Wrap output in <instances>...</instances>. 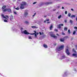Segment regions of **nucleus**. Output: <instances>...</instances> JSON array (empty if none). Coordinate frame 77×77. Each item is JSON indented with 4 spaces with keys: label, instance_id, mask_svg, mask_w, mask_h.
<instances>
[{
    "label": "nucleus",
    "instance_id": "nucleus-1",
    "mask_svg": "<svg viewBox=\"0 0 77 77\" xmlns=\"http://www.w3.org/2000/svg\"><path fill=\"white\" fill-rule=\"evenodd\" d=\"M64 48V45H62L56 48V52L59 51H61Z\"/></svg>",
    "mask_w": 77,
    "mask_h": 77
},
{
    "label": "nucleus",
    "instance_id": "nucleus-2",
    "mask_svg": "<svg viewBox=\"0 0 77 77\" xmlns=\"http://www.w3.org/2000/svg\"><path fill=\"white\" fill-rule=\"evenodd\" d=\"M21 32L22 33L25 34V35H29V34H30V33H29V32H27L26 30H25L24 31H22Z\"/></svg>",
    "mask_w": 77,
    "mask_h": 77
},
{
    "label": "nucleus",
    "instance_id": "nucleus-3",
    "mask_svg": "<svg viewBox=\"0 0 77 77\" xmlns=\"http://www.w3.org/2000/svg\"><path fill=\"white\" fill-rule=\"evenodd\" d=\"M50 36L52 38H54L55 39H57V36H55V35L53 34H50Z\"/></svg>",
    "mask_w": 77,
    "mask_h": 77
},
{
    "label": "nucleus",
    "instance_id": "nucleus-4",
    "mask_svg": "<svg viewBox=\"0 0 77 77\" xmlns=\"http://www.w3.org/2000/svg\"><path fill=\"white\" fill-rule=\"evenodd\" d=\"M61 26H63V24H60L57 26V27L60 29L61 28Z\"/></svg>",
    "mask_w": 77,
    "mask_h": 77
},
{
    "label": "nucleus",
    "instance_id": "nucleus-5",
    "mask_svg": "<svg viewBox=\"0 0 77 77\" xmlns=\"http://www.w3.org/2000/svg\"><path fill=\"white\" fill-rule=\"evenodd\" d=\"M66 53L67 55H69V54H70V53L69 52V50L68 49H67L66 50Z\"/></svg>",
    "mask_w": 77,
    "mask_h": 77
},
{
    "label": "nucleus",
    "instance_id": "nucleus-6",
    "mask_svg": "<svg viewBox=\"0 0 77 77\" xmlns=\"http://www.w3.org/2000/svg\"><path fill=\"white\" fill-rule=\"evenodd\" d=\"M28 14V13L27 12V11L26 10L25 11V13L24 14V16L25 17H27V15Z\"/></svg>",
    "mask_w": 77,
    "mask_h": 77
},
{
    "label": "nucleus",
    "instance_id": "nucleus-7",
    "mask_svg": "<svg viewBox=\"0 0 77 77\" xmlns=\"http://www.w3.org/2000/svg\"><path fill=\"white\" fill-rule=\"evenodd\" d=\"M20 8L21 9H24V5L21 4Z\"/></svg>",
    "mask_w": 77,
    "mask_h": 77
},
{
    "label": "nucleus",
    "instance_id": "nucleus-8",
    "mask_svg": "<svg viewBox=\"0 0 77 77\" xmlns=\"http://www.w3.org/2000/svg\"><path fill=\"white\" fill-rule=\"evenodd\" d=\"M21 5H23L24 6H25L26 5V2H22V4H21Z\"/></svg>",
    "mask_w": 77,
    "mask_h": 77
},
{
    "label": "nucleus",
    "instance_id": "nucleus-9",
    "mask_svg": "<svg viewBox=\"0 0 77 77\" xmlns=\"http://www.w3.org/2000/svg\"><path fill=\"white\" fill-rule=\"evenodd\" d=\"M2 11L3 12H6V11H8V8H5V9H2Z\"/></svg>",
    "mask_w": 77,
    "mask_h": 77
},
{
    "label": "nucleus",
    "instance_id": "nucleus-10",
    "mask_svg": "<svg viewBox=\"0 0 77 77\" xmlns=\"http://www.w3.org/2000/svg\"><path fill=\"white\" fill-rule=\"evenodd\" d=\"M1 16L2 17H3L4 18H5V19H7V20H8V19H7V18H6V17L4 16V15L3 14H2Z\"/></svg>",
    "mask_w": 77,
    "mask_h": 77
},
{
    "label": "nucleus",
    "instance_id": "nucleus-11",
    "mask_svg": "<svg viewBox=\"0 0 77 77\" xmlns=\"http://www.w3.org/2000/svg\"><path fill=\"white\" fill-rule=\"evenodd\" d=\"M12 20H13V16L11 15V18H10V20L12 21Z\"/></svg>",
    "mask_w": 77,
    "mask_h": 77
},
{
    "label": "nucleus",
    "instance_id": "nucleus-12",
    "mask_svg": "<svg viewBox=\"0 0 77 77\" xmlns=\"http://www.w3.org/2000/svg\"><path fill=\"white\" fill-rule=\"evenodd\" d=\"M43 47L44 48H47L48 47L46 45H43Z\"/></svg>",
    "mask_w": 77,
    "mask_h": 77
},
{
    "label": "nucleus",
    "instance_id": "nucleus-13",
    "mask_svg": "<svg viewBox=\"0 0 77 77\" xmlns=\"http://www.w3.org/2000/svg\"><path fill=\"white\" fill-rule=\"evenodd\" d=\"M65 40L64 39H63L62 38L60 39V41L61 42H64Z\"/></svg>",
    "mask_w": 77,
    "mask_h": 77
},
{
    "label": "nucleus",
    "instance_id": "nucleus-14",
    "mask_svg": "<svg viewBox=\"0 0 77 77\" xmlns=\"http://www.w3.org/2000/svg\"><path fill=\"white\" fill-rule=\"evenodd\" d=\"M66 72L64 73V74L63 75V77H65V76H66Z\"/></svg>",
    "mask_w": 77,
    "mask_h": 77
},
{
    "label": "nucleus",
    "instance_id": "nucleus-15",
    "mask_svg": "<svg viewBox=\"0 0 77 77\" xmlns=\"http://www.w3.org/2000/svg\"><path fill=\"white\" fill-rule=\"evenodd\" d=\"M52 28H53V25L52 24L51 25V26L50 27V30H51V29H52Z\"/></svg>",
    "mask_w": 77,
    "mask_h": 77
},
{
    "label": "nucleus",
    "instance_id": "nucleus-16",
    "mask_svg": "<svg viewBox=\"0 0 77 77\" xmlns=\"http://www.w3.org/2000/svg\"><path fill=\"white\" fill-rule=\"evenodd\" d=\"M66 57H65V56H63L62 57V58H61V59H65Z\"/></svg>",
    "mask_w": 77,
    "mask_h": 77
},
{
    "label": "nucleus",
    "instance_id": "nucleus-17",
    "mask_svg": "<svg viewBox=\"0 0 77 77\" xmlns=\"http://www.w3.org/2000/svg\"><path fill=\"white\" fill-rule=\"evenodd\" d=\"M7 11L8 12H11V9L9 8H8Z\"/></svg>",
    "mask_w": 77,
    "mask_h": 77
},
{
    "label": "nucleus",
    "instance_id": "nucleus-18",
    "mask_svg": "<svg viewBox=\"0 0 77 77\" xmlns=\"http://www.w3.org/2000/svg\"><path fill=\"white\" fill-rule=\"evenodd\" d=\"M76 32H77V31H75V30L73 32V35H75Z\"/></svg>",
    "mask_w": 77,
    "mask_h": 77
},
{
    "label": "nucleus",
    "instance_id": "nucleus-19",
    "mask_svg": "<svg viewBox=\"0 0 77 77\" xmlns=\"http://www.w3.org/2000/svg\"><path fill=\"white\" fill-rule=\"evenodd\" d=\"M34 32H35L34 34H35V37H37V35H36V31H34Z\"/></svg>",
    "mask_w": 77,
    "mask_h": 77
},
{
    "label": "nucleus",
    "instance_id": "nucleus-20",
    "mask_svg": "<svg viewBox=\"0 0 77 77\" xmlns=\"http://www.w3.org/2000/svg\"><path fill=\"white\" fill-rule=\"evenodd\" d=\"M25 23H26V24H29V22L28 21H25Z\"/></svg>",
    "mask_w": 77,
    "mask_h": 77
},
{
    "label": "nucleus",
    "instance_id": "nucleus-21",
    "mask_svg": "<svg viewBox=\"0 0 77 77\" xmlns=\"http://www.w3.org/2000/svg\"><path fill=\"white\" fill-rule=\"evenodd\" d=\"M61 17H62V15H60V16H59L58 17V19H60V18H61Z\"/></svg>",
    "mask_w": 77,
    "mask_h": 77
},
{
    "label": "nucleus",
    "instance_id": "nucleus-22",
    "mask_svg": "<svg viewBox=\"0 0 77 77\" xmlns=\"http://www.w3.org/2000/svg\"><path fill=\"white\" fill-rule=\"evenodd\" d=\"M28 38L29 39H32V37L30 36H28Z\"/></svg>",
    "mask_w": 77,
    "mask_h": 77
},
{
    "label": "nucleus",
    "instance_id": "nucleus-23",
    "mask_svg": "<svg viewBox=\"0 0 77 77\" xmlns=\"http://www.w3.org/2000/svg\"><path fill=\"white\" fill-rule=\"evenodd\" d=\"M77 54H72V56H75Z\"/></svg>",
    "mask_w": 77,
    "mask_h": 77
},
{
    "label": "nucleus",
    "instance_id": "nucleus-24",
    "mask_svg": "<svg viewBox=\"0 0 77 77\" xmlns=\"http://www.w3.org/2000/svg\"><path fill=\"white\" fill-rule=\"evenodd\" d=\"M5 8H6V6H4L2 7V9H4Z\"/></svg>",
    "mask_w": 77,
    "mask_h": 77
},
{
    "label": "nucleus",
    "instance_id": "nucleus-25",
    "mask_svg": "<svg viewBox=\"0 0 77 77\" xmlns=\"http://www.w3.org/2000/svg\"><path fill=\"white\" fill-rule=\"evenodd\" d=\"M64 30L65 31H66L67 30H68V28L66 27L64 29Z\"/></svg>",
    "mask_w": 77,
    "mask_h": 77
},
{
    "label": "nucleus",
    "instance_id": "nucleus-26",
    "mask_svg": "<svg viewBox=\"0 0 77 77\" xmlns=\"http://www.w3.org/2000/svg\"><path fill=\"white\" fill-rule=\"evenodd\" d=\"M72 51L73 53H76V51H75L74 50V49H72Z\"/></svg>",
    "mask_w": 77,
    "mask_h": 77
},
{
    "label": "nucleus",
    "instance_id": "nucleus-27",
    "mask_svg": "<svg viewBox=\"0 0 77 77\" xmlns=\"http://www.w3.org/2000/svg\"><path fill=\"white\" fill-rule=\"evenodd\" d=\"M32 28H33V29H35V28H38V27H36V26H32Z\"/></svg>",
    "mask_w": 77,
    "mask_h": 77
},
{
    "label": "nucleus",
    "instance_id": "nucleus-28",
    "mask_svg": "<svg viewBox=\"0 0 77 77\" xmlns=\"http://www.w3.org/2000/svg\"><path fill=\"white\" fill-rule=\"evenodd\" d=\"M75 17V15H72L71 16V18H73V17Z\"/></svg>",
    "mask_w": 77,
    "mask_h": 77
},
{
    "label": "nucleus",
    "instance_id": "nucleus-29",
    "mask_svg": "<svg viewBox=\"0 0 77 77\" xmlns=\"http://www.w3.org/2000/svg\"><path fill=\"white\" fill-rule=\"evenodd\" d=\"M4 22H6V23H7L8 20H7L5 19L4 20Z\"/></svg>",
    "mask_w": 77,
    "mask_h": 77
},
{
    "label": "nucleus",
    "instance_id": "nucleus-30",
    "mask_svg": "<svg viewBox=\"0 0 77 77\" xmlns=\"http://www.w3.org/2000/svg\"><path fill=\"white\" fill-rule=\"evenodd\" d=\"M68 32L69 34H70L71 33V32H70V29H69L68 30Z\"/></svg>",
    "mask_w": 77,
    "mask_h": 77
},
{
    "label": "nucleus",
    "instance_id": "nucleus-31",
    "mask_svg": "<svg viewBox=\"0 0 77 77\" xmlns=\"http://www.w3.org/2000/svg\"><path fill=\"white\" fill-rule=\"evenodd\" d=\"M74 29H76V30L75 31H77V27L76 26H75L74 27Z\"/></svg>",
    "mask_w": 77,
    "mask_h": 77
},
{
    "label": "nucleus",
    "instance_id": "nucleus-32",
    "mask_svg": "<svg viewBox=\"0 0 77 77\" xmlns=\"http://www.w3.org/2000/svg\"><path fill=\"white\" fill-rule=\"evenodd\" d=\"M68 16L69 17H70V16H71V14L70 13H69L68 14Z\"/></svg>",
    "mask_w": 77,
    "mask_h": 77
},
{
    "label": "nucleus",
    "instance_id": "nucleus-33",
    "mask_svg": "<svg viewBox=\"0 0 77 77\" xmlns=\"http://www.w3.org/2000/svg\"><path fill=\"white\" fill-rule=\"evenodd\" d=\"M70 23H71V24H72L73 21H72V20H70Z\"/></svg>",
    "mask_w": 77,
    "mask_h": 77
},
{
    "label": "nucleus",
    "instance_id": "nucleus-34",
    "mask_svg": "<svg viewBox=\"0 0 77 77\" xmlns=\"http://www.w3.org/2000/svg\"><path fill=\"white\" fill-rule=\"evenodd\" d=\"M54 31H55V32H57L58 31V30L57 29H54Z\"/></svg>",
    "mask_w": 77,
    "mask_h": 77
},
{
    "label": "nucleus",
    "instance_id": "nucleus-35",
    "mask_svg": "<svg viewBox=\"0 0 77 77\" xmlns=\"http://www.w3.org/2000/svg\"><path fill=\"white\" fill-rule=\"evenodd\" d=\"M5 17L6 18H9V16L8 15L5 16Z\"/></svg>",
    "mask_w": 77,
    "mask_h": 77
},
{
    "label": "nucleus",
    "instance_id": "nucleus-36",
    "mask_svg": "<svg viewBox=\"0 0 77 77\" xmlns=\"http://www.w3.org/2000/svg\"><path fill=\"white\" fill-rule=\"evenodd\" d=\"M16 9L17 10H19V8L17 7V8H16Z\"/></svg>",
    "mask_w": 77,
    "mask_h": 77
},
{
    "label": "nucleus",
    "instance_id": "nucleus-37",
    "mask_svg": "<svg viewBox=\"0 0 77 77\" xmlns=\"http://www.w3.org/2000/svg\"><path fill=\"white\" fill-rule=\"evenodd\" d=\"M35 15H36V13H35L34 14V15H33L32 16V17H35Z\"/></svg>",
    "mask_w": 77,
    "mask_h": 77
},
{
    "label": "nucleus",
    "instance_id": "nucleus-38",
    "mask_svg": "<svg viewBox=\"0 0 77 77\" xmlns=\"http://www.w3.org/2000/svg\"><path fill=\"white\" fill-rule=\"evenodd\" d=\"M62 35H65V33H64V32H62Z\"/></svg>",
    "mask_w": 77,
    "mask_h": 77
},
{
    "label": "nucleus",
    "instance_id": "nucleus-39",
    "mask_svg": "<svg viewBox=\"0 0 77 77\" xmlns=\"http://www.w3.org/2000/svg\"><path fill=\"white\" fill-rule=\"evenodd\" d=\"M46 21H49V19H47L46 20Z\"/></svg>",
    "mask_w": 77,
    "mask_h": 77
},
{
    "label": "nucleus",
    "instance_id": "nucleus-40",
    "mask_svg": "<svg viewBox=\"0 0 77 77\" xmlns=\"http://www.w3.org/2000/svg\"><path fill=\"white\" fill-rule=\"evenodd\" d=\"M39 33L40 35H42V33H41V32H39Z\"/></svg>",
    "mask_w": 77,
    "mask_h": 77
},
{
    "label": "nucleus",
    "instance_id": "nucleus-41",
    "mask_svg": "<svg viewBox=\"0 0 77 77\" xmlns=\"http://www.w3.org/2000/svg\"><path fill=\"white\" fill-rule=\"evenodd\" d=\"M14 14L15 15H16V14H17V13L16 12H14Z\"/></svg>",
    "mask_w": 77,
    "mask_h": 77
},
{
    "label": "nucleus",
    "instance_id": "nucleus-42",
    "mask_svg": "<svg viewBox=\"0 0 77 77\" xmlns=\"http://www.w3.org/2000/svg\"><path fill=\"white\" fill-rule=\"evenodd\" d=\"M48 4H50V3H49V2H47L46 3V5H48Z\"/></svg>",
    "mask_w": 77,
    "mask_h": 77
},
{
    "label": "nucleus",
    "instance_id": "nucleus-43",
    "mask_svg": "<svg viewBox=\"0 0 77 77\" xmlns=\"http://www.w3.org/2000/svg\"><path fill=\"white\" fill-rule=\"evenodd\" d=\"M36 2H35L33 3V5H35V4H36Z\"/></svg>",
    "mask_w": 77,
    "mask_h": 77
},
{
    "label": "nucleus",
    "instance_id": "nucleus-44",
    "mask_svg": "<svg viewBox=\"0 0 77 77\" xmlns=\"http://www.w3.org/2000/svg\"><path fill=\"white\" fill-rule=\"evenodd\" d=\"M65 14H67V11H65Z\"/></svg>",
    "mask_w": 77,
    "mask_h": 77
},
{
    "label": "nucleus",
    "instance_id": "nucleus-45",
    "mask_svg": "<svg viewBox=\"0 0 77 77\" xmlns=\"http://www.w3.org/2000/svg\"><path fill=\"white\" fill-rule=\"evenodd\" d=\"M36 35H38V34H39V33L38 32H36Z\"/></svg>",
    "mask_w": 77,
    "mask_h": 77
},
{
    "label": "nucleus",
    "instance_id": "nucleus-46",
    "mask_svg": "<svg viewBox=\"0 0 77 77\" xmlns=\"http://www.w3.org/2000/svg\"><path fill=\"white\" fill-rule=\"evenodd\" d=\"M30 34V35H35V33H33V34H32V33H31V34Z\"/></svg>",
    "mask_w": 77,
    "mask_h": 77
},
{
    "label": "nucleus",
    "instance_id": "nucleus-47",
    "mask_svg": "<svg viewBox=\"0 0 77 77\" xmlns=\"http://www.w3.org/2000/svg\"><path fill=\"white\" fill-rule=\"evenodd\" d=\"M12 30H15V28H12Z\"/></svg>",
    "mask_w": 77,
    "mask_h": 77
},
{
    "label": "nucleus",
    "instance_id": "nucleus-48",
    "mask_svg": "<svg viewBox=\"0 0 77 77\" xmlns=\"http://www.w3.org/2000/svg\"><path fill=\"white\" fill-rule=\"evenodd\" d=\"M71 11H74V9H73L72 8V9H71Z\"/></svg>",
    "mask_w": 77,
    "mask_h": 77
},
{
    "label": "nucleus",
    "instance_id": "nucleus-49",
    "mask_svg": "<svg viewBox=\"0 0 77 77\" xmlns=\"http://www.w3.org/2000/svg\"><path fill=\"white\" fill-rule=\"evenodd\" d=\"M64 21L65 23H66V22H67V21L66 20H65Z\"/></svg>",
    "mask_w": 77,
    "mask_h": 77
},
{
    "label": "nucleus",
    "instance_id": "nucleus-50",
    "mask_svg": "<svg viewBox=\"0 0 77 77\" xmlns=\"http://www.w3.org/2000/svg\"><path fill=\"white\" fill-rule=\"evenodd\" d=\"M57 35L58 36H59V35L58 34H57Z\"/></svg>",
    "mask_w": 77,
    "mask_h": 77
},
{
    "label": "nucleus",
    "instance_id": "nucleus-51",
    "mask_svg": "<svg viewBox=\"0 0 77 77\" xmlns=\"http://www.w3.org/2000/svg\"><path fill=\"white\" fill-rule=\"evenodd\" d=\"M62 9H64V7H62Z\"/></svg>",
    "mask_w": 77,
    "mask_h": 77
},
{
    "label": "nucleus",
    "instance_id": "nucleus-52",
    "mask_svg": "<svg viewBox=\"0 0 77 77\" xmlns=\"http://www.w3.org/2000/svg\"><path fill=\"white\" fill-rule=\"evenodd\" d=\"M53 11H56V9H53Z\"/></svg>",
    "mask_w": 77,
    "mask_h": 77
},
{
    "label": "nucleus",
    "instance_id": "nucleus-53",
    "mask_svg": "<svg viewBox=\"0 0 77 77\" xmlns=\"http://www.w3.org/2000/svg\"><path fill=\"white\" fill-rule=\"evenodd\" d=\"M74 70L75 71H76V69H74Z\"/></svg>",
    "mask_w": 77,
    "mask_h": 77
},
{
    "label": "nucleus",
    "instance_id": "nucleus-54",
    "mask_svg": "<svg viewBox=\"0 0 77 77\" xmlns=\"http://www.w3.org/2000/svg\"><path fill=\"white\" fill-rule=\"evenodd\" d=\"M76 20L77 21V17L76 18Z\"/></svg>",
    "mask_w": 77,
    "mask_h": 77
},
{
    "label": "nucleus",
    "instance_id": "nucleus-55",
    "mask_svg": "<svg viewBox=\"0 0 77 77\" xmlns=\"http://www.w3.org/2000/svg\"><path fill=\"white\" fill-rule=\"evenodd\" d=\"M47 17V16H44V17L45 18V17Z\"/></svg>",
    "mask_w": 77,
    "mask_h": 77
},
{
    "label": "nucleus",
    "instance_id": "nucleus-56",
    "mask_svg": "<svg viewBox=\"0 0 77 77\" xmlns=\"http://www.w3.org/2000/svg\"><path fill=\"white\" fill-rule=\"evenodd\" d=\"M54 45H56V43H55V44H54Z\"/></svg>",
    "mask_w": 77,
    "mask_h": 77
},
{
    "label": "nucleus",
    "instance_id": "nucleus-57",
    "mask_svg": "<svg viewBox=\"0 0 77 77\" xmlns=\"http://www.w3.org/2000/svg\"><path fill=\"white\" fill-rule=\"evenodd\" d=\"M76 49H77V45L76 46Z\"/></svg>",
    "mask_w": 77,
    "mask_h": 77
},
{
    "label": "nucleus",
    "instance_id": "nucleus-58",
    "mask_svg": "<svg viewBox=\"0 0 77 77\" xmlns=\"http://www.w3.org/2000/svg\"><path fill=\"white\" fill-rule=\"evenodd\" d=\"M47 23H48H48H50V22H48Z\"/></svg>",
    "mask_w": 77,
    "mask_h": 77
},
{
    "label": "nucleus",
    "instance_id": "nucleus-59",
    "mask_svg": "<svg viewBox=\"0 0 77 77\" xmlns=\"http://www.w3.org/2000/svg\"><path fill=\"white\" fill-rule=\"evenodd\" d=\"M75 57H77V55H76V56H75Z\"/></svg>",
    "mask_w": 77,
    "mask_h": 77
},
{
    "label": "nucleus",
    "instance_id": "nucleus-60",
    "mask_svg": "<svg viewBox=\"0 0 77 77\" xmlns=\"http://www.w3.org/2000/svg\"><path fill=\"white\" fill-rule=\"evenodd\" d=\"M45 22H46V21L45 20V21H44V23H45Z\"/></svg>",
    "mask_w": 77,
    "mask_h": 77
},
{
    "label": "nucleus",
    "instance_id": "nucleus-61",
    "mask_svg": "<svg viewBox=\"0 0 77 77\" xmlns=\"http://www.w3.org/2000/svg\"><path fill=\"white\" fill-rule=\"evenodd\" d=\"M18 0V1H20V0Z\"/></svg>",
    "mask_w": 77,
    "mask_h": 77
},
{
    "label": "nucleus",
    "instance_id": "nucleus-62",
    "mask_svg": "<svg viewBox=\"0 0 77 77\" xmlns=\"http://www.w3.org/2000/svg\"><path fill=\"white\" fill-rule=\"evenodd\" d=\"M21 29H23V28H21Z\"/></svg>",
    "mask_w": 77,
    "mask_h": 77
}]
</instances>
